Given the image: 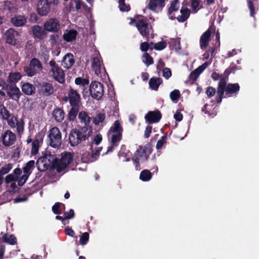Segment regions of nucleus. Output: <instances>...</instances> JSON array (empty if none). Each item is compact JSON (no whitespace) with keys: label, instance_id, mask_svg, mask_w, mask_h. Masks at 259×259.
Wrapping results in <instances>:
<instances>
[{"label":"nucleus","instance_id":"nucleus-1","mask_svg":"<svg viewBox=\"0 0 259 259\" xmlns=\"http://www.w3.org/2000/svg\"><path fill=\"white\" fill-rule=\"evenodd\" d=\"M239 85L238 83L228 84L226 85V81L224 78H221L218 85L217 90V102L220 103L222 102L224 92L228 95H232L239 91Z\"/></svg>","mask_w":259,"mask_h":259},{"label":"nucleus","instance_id":"nucleus-2","mask_svg":"<svg viewBox=\"0 0 259 259\" xmlns=\"http://www.w3.org/2000/svg\"><path fill=\"white\" fill-rule=\"evenodd\" d=\"M91 69L99 77H102L105 74V69L99 52H95L92 57Z\"/></svg>","mask_w":259,"mask_h":259},{"label":"nucleus","instance_id":"nucleus-3","mask_svg":"<svg viewBox=\"0 0 259 259\" xmlns=\"http://www.w3.org/2000/svg\"><path fill=\"white\" fill-rule=\"evenodd\" d=\"M151 153V148L149 146L146 145L144 147H140L136 151L133 158V161L137 163L136 168L137 170H140V168L138 163L146 160L149 154Z\"/></svg>","mask_w":259,"mask_h":259},{"label":"nucleus","instance_id":"nucleus-4","mask_svg":"<svg viewBox=\"0 0 259 259\" xmlns=\"http://www.w3.org/2000/svg\"><path fill=\"white\" fill-rule=\"evenodd\" d=\"M55 157L51 155L47 154L40 157L36 162L38 169L40 171H45L51 167H55Z\"/></svg>","mask_w":259,"mask_h":259},{"label":"nucleus","instance_id":"nucleus-5","mask_svg":"<svg viewBox=\"0 0 259 259\" xmlns=\"http://www.w3.org/2000/svg\"><path fill=\"white\" fill-rule=\"evenodd\" d=\"M48 138L51 146L59 147L62 143V135L58 127H54L49 131Z\"/></svg>","mask_w":259,"mask_h":259},{"label":"nucleus","instance_id":"nucleus-6","mask_svg":"<svg viewBox=\"0 0 259 259\" xmlns=\"http://www.w3.org/2000/svg\"><path fill=\"white\" fill-rule=\"evenodd\" d=\"M49 65L51 67L49 73L51 76L61 83L65 81V74L63 70L59 67L56 62L51 60L49 62Z\"/></svg>","mask_w":259,"mask_h":259},{"label":"nucleus","instance_id":"nucleus-7","mask_svg":"<svg viewBox=\"0 0 259 259\" xmlns=\"http://www.w3.org/2000/svg\"><path fill=\"white\" fill-rule=\"evenodd\" d=\"M72 161V156L70 153H64L62 154L61 158L57 160L55 158V168L58 172L65 168Z\"/></svg>","mask_w":259,"mask_h":259},{"label":"nucleus","instance_id":"nucleus-8","mask_svg":"<svg viewBox=\"0 0 259 259\" xmlns=\"http://www.w3.org/2000/svg\"><path fill=\"white\" fill-rule=\"evenodd\" d=\"M42 69V67L40 61L33 58L31 60L29 66L24 67V71L28 76L31 77L38 73Z\"/></svg>","mask_w":259,"mask_h":259},{"label":"nucleus","instance_id":"nucleus-9","mask_svg":"<svg viewBox=\"0 0 259 259\" xmlns=\"http://www.w3.org/2000/svg\"><path fill=\"white\" fill-rule=\"evenodd\" d=\"M90 91L91 96L94 98L100 99L103 95V85L98 81H93L90 85Z\"/></svg>","mask_w":259,"mask_h":259},{"label":"nucleus","instance_id":"nucleus-10","mask_svg":"<svg viewBox=\"0 0 259 259\" xmlns=\"http://www.w3.org/2000/svg\"><path fill=\"white\" fill-rule=\"evenodd\" d=\"M44 28L47 31L55 32L60 29V25L57 19L51 18L45 22Z\"/></svg>","mask_w":259,"mask_h":259},{"label":"nucleus","instance_id":"nucleus-11","mask_svg":"<svg viewBox=\"0 0 259 259\" xmlns=\"http://www.w3.org/2000/svg\"><path fill=\"white\" fill-rule=\"evenodd\" d=\"M19 33L13 28H10L5 33V39L6 41L10 45H15L18 42L17 37Z\"/></svg>","mask_w":259,"mask_h":259},{"label":"nucleus","instance_id":"nucleus-12","mask_svg":"<svg viewBox=\"0 0 259 259\" xmlns=\"http://www.w3.org/2000/svg\"><path fill=\"white\" fill-rule=\"evenodd\" d=\"M37 11L40 15H47L50 11V5L48 1L39 0L37 4Z\"/></svg>","mask_w":259,"mask_h":259},{"label":"nucleus","instance_id":"nucleus-13","mask_svg":"<svg viewBox=\"0 0 259 259\" xmlns=\"http://www.w3.org/2000/svg\"><path fill=\"white\" fill-rule=\"evenodd\" d=\"M2 142L5 146L13 145L16 140L15 135L11 131L7 130L2 135Z\"/></svg>","mask_w":259,"mask_h":259},{"label":"nucleus","instance_id":"nucleus-14","mask_svg":"<svg viewBox=\"0 0 259 259\" xmlns=\"http://www.w3.org/2000/svg\"><path fill=\"white\" fill-rule=\"evenodd\" d=\"M161 118L159 111H149L145 116L146 120L149 123L158 122Z\"/></svg>","mask_w":259,"mask_h":259},{"label":"nucleus","instance_id":"nucleus-15","mask_svg":"<svg viewBox=\"0 0 259 259\" xmlns=\"http://www.w3.org/2000/svg\"><path fill=\"white\" fill-rule=\"evenodd\" d=\"M136 27L142 35L146 36L149 34L148 23L146 20H139L136 23Z\"/></svg>","mask_w":259,"mask_h":259},{"label":"nucleus","instance_id":"nucleus-16","mask_svg":"<svg viewBox=\"0 0 259 259\" xmlns=\"http://www.w3.org/2000/svg\"><path fill=\"white\" fill-rule=\"evenodd\" d=\"M164 6V0H149L148 7L153 11L159 12Z\"/></svg>","mask_w":259,"mask_h":259},{"label":"nucleus","instance_id":"nucleus-17","mask_svg":"<svg viewBox=\"0 0 259 259\" xmlns=\"http://www.w3.org/2000/svg\"><path fill=\"white\" fill-rule=\"evenodd\" d=\"M77 133L80 141H84L89 138L92 133V128L89 126H84L81 128L77 129Z\"/></svg>","mask_w":259,"mask_h":259},{"label":"nucleus","instance_id":"nucleus-18","mask_svg":"<svg viewBox=\"0 0 259 259\" xmlns=\"http://www.w3.org/2000/svg\"><path fill=\"white\" fill-rule=\"evenodd\" d=\"M7 94L12 99L16 101L19 100L21 95L19 88L13 84L9 87L7 91Z\"/></svg>","mask_w":259,"mask_h":259},{"label":"nucleus","instance_id":"nucleus-19","mask_svg":"<svg viewBox=\"0 0 259 259\" xmlns=\"http://www.w3.org/2000/svg\"><path fill=\"white\" fill-rule=\"evenodd\" d=\"M122 132H108V136L109 139L110 140L111 145L113 146H117L122 138Z\"/></svg>","mask_w":259,"mask_h":259},{"label":"nucleus","instance_id":"nucleus-20","mask_svg":"<svg viewBox=\"0 0 259 259\" xmlns=\"http://www.w3.org/2000/svg\"><path fill=\"white\" fill-rule=\"evenodd\" d=\"M43 138L41 136L37 135L31 144V153L32 155L37 154L39 148L42 143Z\"/></svg>","mask_w":259,"mask_h":259},{"label":"nucleus","instance_id":"nucleus-21","mask_svg":"<svg viewBox=\"0 0 259 259\" xmlns=\"http://www.w3.org/2000/svg\"><path fill=\"white\" fill-rule=\"evenodd\" d=\"M39 90L45 95H50L53 92V88L51 83L42 82L38 85Z\"/></svg>","mask_w":259,"mask_h":259},{"label":"nucleus","instance_id":"nucleus-22","mask_svg":"<svg viewBox=\"0 0 259 259\" xmlns=\"http://www.w3.org/2000/svg\"><path fill=\"white\" fill-rule=\"evenodd\" d=\"M32 32L33 36L39 39L44 38L47 35L45 30H44L39 25L33 26L32 27Z\"/></svg>","mask_w":259,"mask_h":259},{"label":"nucleus","instance_id":"nucleus-23","mask_svg":"<svg viewBox=\"0 0 259 259\" xmlns=\"http://www.w3.org/2000/svg\"><path fill=\"white\" fill-rule=\"evenodd\" d=\"M69 99L72 106H78L80 101V96L76 91L71 90L69 93Z\"/></svg>","mask_w":259,"mask_h":259},{"label":"nucleus","instance_id":"nucleus-24","mask_svg":"<svg viewBox=\"0 0 259 259\" xmlns=\"http://www.w3.org/2000/svg\"><path fill=\"white\" fill-rule=\"evenodd\" d=\"M11 22L16 27L23 26L27 22V18L22 15L14 16L11 19Z\"/></svg>","mask_w":259,"mask_h":259},{"label":"nucleus","instance_id":"nucleus-25","mask_svg":"<svg viewBox=\"0 0 259 259\" xmlns=\"http://www.w3.org/2000/svg\"><path fill=\"white\" fill-rule=\"evenodd\" d=\"M210 35L211 31L209 29L202 34L200 39V45L201 49H204L207 47L210 40Z\"/></svg>","mask_w":259,"mask_h":259},{"label":"nucleus","instance_id":"nucleus-26","mask_svg":"<svg viewBox=\"0 0 259 259\" xmlns=\"http://www.w3.org/2000/svg\"><path fill=\"white\" fill-rule=\"evenodd\" d=\"M74 63L73 56L70 53L67 54L63 58L62 66L67 69L70 68Z\"/></svg>","mask_w":259,"mask_h":259},{"label":"nucleus","instance_id":"nucleus-27","mask_svg":"<svg viewBox=\"0 0 259 259\" xmlns=\"http://www.w3.org/2000/svg\"><path fill=\"white\" fill-rule=\"evenodd\" d=\"M180 12L181 13V15L178 16L177 19L179 22H183L189 18L190 14V11L186 6H183L181 9Z\"/></svg>","mask_w":259,"mask_h":259},{"label":"nucleus","instance_id":"nucleus-28","mask_svg":"<svg viewBox=\"0 0 259 259\" xmlns=\"http://www.w3.org/2000/svg\"><path fill=\"white\" fill-rule=\"evenodd\" d=\"M69 140L72 146H76L81 142L78 137V134L77 133L76 128L72 130L70 133Z\"/></svg>","mask_w":259,"mask_h":259},{"label":"nucleus","instance_id":"nucleus-29","mask_svg":"<svg viewBox=\"0 0 259 259\" xmlns=\"http://www.w3.org/2000/svg\"><path fill=\"white\" fill-rule=\"evenodd\" d=\"M77 35V31L74 30H66L63 35L64 39L67 42L75 40Z\"/></svg>","mask_w":259,"mask_h":259},{"label":"nucleus","instance_id":"nucleus-30","mask_svg":"<svg viewBox=\"0 0 259 259\" xmlns=\"http://www.w3.org/2000/svg\"><path fill=\"white\" fill-rule=\"evenodd\" d=\"M21 78V74L18 72H11L9 74L7 82L11 85H14Z\"/></svg>","mask_w":259,"mask_h":259},{"label":"nucleus","instance_id":"nucleus-31","mask_svg":"<svg viewBox=\"0 0 259 259\" xmlns=\"http://www.w3.org/2000/svg\"><path fill=\"white\" fill-rule=\"evenodd\" d=\"M35 88L34 86L29 83H25L22 86V92L27 95H31L34 93Z\"/></svg>","mask_w":259,"mask_h":259},{"label":"nucleus","instance_id":"nucleus-32","mask_svg":"<svg viewBox=\"0 0 259 259\" xmlns=\"http://www.w3.org/2000/svg\"><path fill=\"white\" fill-rule=\"evenodd\" d=\"M53 116L57 121L61 122L64 118V112L60 108L56 109L53 111Z\"/></svg>","mask_w":259,"mask_h":259},{"label":"nucleus","instance_id":"nucleus-33","mask_svg":"<svg viewBox=\"0 0 259 259\" xmlns=\"http://www.w3.org/2000/svg\"><path fill=\"white\" fill-rule=\"evenodd\" d=\"M162 80L159 78H152L149 80V85L154 90H157L161 83Z\"/></svg>","mask_w":259,"mask_h":259},{"label":"nucleus","instance_id":"nucleus-34","mask_svg":"<svg viewBox=\"0 0 259 259\" xmlns=\"http://www.w3.org/2000/svg\"><path fill=\"white\" fill-rule=\"evenodd\" d=\"M5 120L7 121L8 125L13 128L15 127L16 124L19 121L16 116L11 113Z\"/></svg>","mask_w":259,"mask_h":259},{"label":"nucleus","instance_id":"nucleus-35","mask_svg":"<svg viewBox=\"0 0 259 259\" xmlns=\"http://www.w3.org/2000/svg\"><path fill=\"white\" fill-rule=\"evenodd\" d=\"M78 118L80 120L81 122L84 123L85 126L91 121V117L88 115V114L84 111H81L79 113Z\"/></svg>","mask_w":259,"mask_h":259},{"label":"nucleus","instance_id":"nucleus-36","mask_svg":"<svg viewBox=\"0 0 259 259\" xmlns=\"http://www.w3.org/2000/svg\"><path fill=\"white\" fill-rule=\"evenodd\" d=\"M3 240L6 243H8L11 245H14L16 243V238L15 237L11 234H5L4 236L2 237Z\"/></svg>","mask_w":259,"mask_h":259},{"label":"nucleus","instance_id":"nucleus-37","mask_svg":"<svg viewBox=\"0 0 259 259\" xmlns=\"http://www.w3.org/2000/svg\"><path fill=\"white\" fill-rule=\"evenodd\" d=\"M152 178V174L151 172L145 169L141 172L140 179L144 182L149 181L151 180Z\"/></svg>","mask_w":259,"mask_h":259},{"label":"nucleus","instance_id":"nucleus-38","mask_svg":"<svg viewBox=\"0 0 259 259\" xmlns=\"http://www.w3.org/2000/svg\"><path fill=\"white\" fill-rule=\"evenodd\" d=\"M10 114V112L4 105H0V118L5 120Z\"/></svg>","mask_w":259,"mask_h":259},{"label":"nucleus","instance_id":"nucleus-39","mask_svg":"<svg viewBox=\"0 0 259 259\" xmlns=\"http://www.w3.org/2000/svg\"><path fill=\"white\" fill-rule=\"evenodd\" d=\"M78 111V106H72V108L70 109L69 114H68V118L70 120H73L76 115Z\"/></svg>","mask_w":259,"mask_h":259},{"label":"nucleus","instance_id":"nucleus-40","mask_svg":"<svg viewBox=\"0 0 259 259\" xmlns=\"http://www.w3.org/2000/svg\"><path fill=\"white\" fill-rule=\"evenodd\" d=\"M123 129L121 124L118 120H116L114 121L113 124L110 127L109 132H122Z\"/></svg>","mask_w":259,"mask_h":259},{"label":"nucleus","instance_id":"nucleus-41","mask_svg":"<svg viewBox=\"0 0 259 259\" xmlns=\"http://www.w3.org/2000/svg\"><path fill=\"white\" fill-rule=\"evenodd\" d=\"M34 167V161L30 160L28 161L25 166L23 168V171L24 174H30V171Z\"/></svg>","mask_w":259,"mask_h":259},{"label":"nucleus","instance_id":"nucleus-42","mask_svg":"<svg viewBox=\"0 0 259 259\" xmlns=\"http://www.w3.org/2000/svg\"><path fill=\"white\" fill-rule=\"evenodd\" d=\"M143 62L147 66L153 63V59L147 53H145L143 56Z\"/></svg>","mask_w":259,"mask_h":259},{"label":"nucleus","instance_id":"nucleus-43","mask_svg":"<svg viewBox=\"0 0 259 259\" xmlns=\"http://www.w3.org/2000/svg\"><path fill=\"white\" fill-rule=\"evenodd\" d=\"M12 167H13L11 164H5L0 168V175H4L8 173L12 168Z\"/></svg>","mask_w":259,"mask_h":259},{"label":"nucleus","instance_id":"nucleus-44","mask_svg":"<svg viewBox=\"0 0 259 259\" xmlns=\"http://www.w3.org/2000/svg\"><path fill=\"white\" fill-rule=\"evenodd\" d=\"M105 119V114L104 113H99L94 118L93 120V122L98 125L99 123L104 121Z\"/></svg>","mask_w":259,"mask_h":259},{"label":"nucleus","instance_id":"nucleus-45","mask_svg":"<svg viewBox=\"0 0 259 259\" xmlns=\"http://www.w3.org/2000/svg\"><path fill=\"white\" fill-rule=\"evenodd\" d=\"M179 8V3L178 0L173 1L168 9V13L171 14L173 12L177 11Z\"/></svg>","mask_w":259,"mask_h":259},{"label":"nucleus","instance_id":"nucleus-46","mask_svg":"<svg viewBox=\"0 0 259 259\" xmlns=\"http://www.w3.org/2000/svg\"><path fill=\"white\" fill-rule=\"evenodd\" d=\"M180 93L179 90H175L170 93V98L175 103H177L180 98Z\"/></svg>","mask_w":259,"mask_h":259},{"label":"nucleus","instance_id":"nucleus-47","mask_svg":"<svg viewBox=\"0 0 259 259\" xmlns=\"http://www.w3.org/2000/svg\"><path fill=\"white\" fill-rule=\"evenodd\" d=\"M119 8L120 10L122 12H127L130 10V5L126 4L124 0L119 1Z\"/></svg>","mask_w":259,"mask_h":259},{"label":"nucleus","instance_id":"nucleus-48","mask_svg":"<svg viewBox=\"0 0 259 259\" xmlns=\"http://www.w3.org/2000/svg\"><path fill=\"white\" fill-rule=\"evenodd\" d=\"M89 234L87 232L83 233L80 237V243L82 245H85L89 241Z\"/></svg>","mask_w":259,"mask_h":259},{"label":"nucleus","instance_id":"nucleus-49","mask_svg":"<svg viewBox=\"0 0 259 259\" xmlns=\"http://www.w3.org/2000/svg\"><path fill=\"white\" fill-rule=\"evenodd\" d=\"M200 5V1L199 0H192L191 3V7L192 11L194 13H196L199 10Z\"/></svg>","mask_w":259,"mask_h":259},{"label":"nucleus","instance_id":"nucleus-50","mask_svg":"<svg viewBox=\"0 0 259 259\" xmlns=\"http://www.w3.org/2000/svg\"><path fill=\"white\" fill-rule=\"evenodd\" d=\"M200 73L201 72H200L199 69L197 68L190 73L189 78L192 80H195L199 76Z\"/></svg>","mask_w":259,"mask_h":259},{"label":"nucleus","instance_id":"nucleus-51","mask_svg":"<svg viewBox=\"0 0 259 259\" xmlns=\"http://www.w3.org/2000/svg\"><path fill=\"white\" fill-rule=\"evenodd\" d=\"M17 127V131L19 134H21L23 133L24 131V122L21 120H20L16 125Z\"/></svg>","mask_w":259,"mask_h":259},{"label":"nucleus","instance_id":"nucleus-52","mask_svg":"<svg viewBox=\"0 0 259 259\" xmlns=\"http://www.w3.org/2000/svg\"><path fill=\"white\" fill-rule=\"evenodd\" d=\"M61 203L59 202H56L52 207V210L55 214H60L61 210L60 209Z\"/></svg>","mask_w":259,"mask_h":259},{"label":"nucleus","instance_id":"nucleus-53","mask_svg":"<svg viewBox=\"0 0 259 259\" xmlns=\"http://www.w3.org/2000/svg\"><path fill=\"white\" fill-rule=\"evenodd\" d=\"M166 46V43L165 41H162L158 42L156 44L154 47V49L156 50H162L164 49Z\"/></svg>","mask_w":259,"mask_h":259},{"label":"nucleus","instance_id":"nucleus-54","mask_svg":"<svg viewBox=\"0 0 259 259\" xmlns=\"http://www.w3.org/2000/svg\"><path fill=\"white\" fill-rule=\"evenodd\" d=\"M74 214V212L73 210L70 209L69 212H64V219L63 220V222H64L65 220L71 219L73 217Z\"/></svg>","mask_w":259,"mask_h":259},{"label":"nucleus","instance_id":"nucleus-55","mask_svg":"<svg viewBox=\"0 0 259 259\" xmlns=\"http://www.w3.org/2000/svg\"><path fill=\"white\" fill-rule=\"evenodd\" d=\"M165 137L163 136L161 138V139L157 141V144H156V148L157 149H160L162 147L163 144L165 143Z\"/></svg>","mask_w":259,"mask_h":259},{"label":"nucleus","instance_id":"nucleus-56","mask_svg":"<svg viewBox=\"0 0 259 259\" xmlns=\"http://www.w3.org/2000/svg\"><path fill=\"white\" fill-rule=\"evenodd\" d=\"M247 3H248V6L249 9H250V16L251 17H254L255 13H254V8L253 7L252 2L251 0H249V1H248Z\"/></svg>","mask_w":259,"mask_h":259},{"label":"nucleus","instance_id":"nucleus-57","mask_svg":"<svg viewBox=\"0 0 259 259\" xmlns=\"http://www.w3.org/2000/svg\"><path fill=\"white\" fill-rule=\"evenodd\" d=\"M17 179V177L14 174H10L8 175L5 179L6 182L8 183L9 182L15 181Z\"/></svg>","mask_w":259,"mask_h":259},{"label":"nucleus","instance_id":"nucleus-58","mask_svg":"<svg viewBox=\"0 0 259 259\" xmlns=\"http://www.w3.org/2000/svg\"><path fill=\"white\" fill-rule=\"evenodd\" d=\"M163 75L166 79H168L171 75V72L169 68H164L163 70Z\"/></svg>","mask_w":259,"mask_h":259},{"label":"nucleus","instance_id":"nucleus-59","mask_svg":"<svg viewBox=\"0 0 259 259\" xmlns=\"http://www.w3.org/2000/svg\"><path fill=\"white\" fill-rule=\"evenodd\" d=\"M206 93L208 97H212L214 95L215 90L212 87H209L207 88Z\"/></svg>","mask_w":259,"mask_h":259},{"label":"nucleus","instance_id":"nucleus-60","mask_svg":"<svg viewBox=\"0 0 259 259\" xmlns=\"http://www.w3.org/2000/svg\"><path fill=\"white\" fill-rule=\"evenodd\" d=\"M102 140V135L101 134H98L95 137L93 142L96 145H98L101 143Z\"/></svg>","mask_w":259,"mask_h":259},{"label":"nucleus","instance_id":"nucleus-61","mask_svg":"<svg viewBox=\"0 0 259 259\" xmlns=\"http://www.w3.org/2000/svg\"><path fill=\"white\" fill-rule=\"evenodd\" d=\"M29 175V174H24V175L21 177L20 180H19L18 182L19 184L23 185L27 180Z\"/></svg>","mask_w":259,"mask_h":259},{"label":"nucleus","instance_id":"nucleus-62","mask_svg":"<svg viewBox=\"0 0 259 259\" xmlns=\"http://www.w3.org/2000/svg\"><path fill=\"white\" fill-rule=\"evenodd\" d=\"M140 48L142 51L146 52L149 49V44L146 42H143L140 45Z\"/></svg>","mask_w":259,"mask_h":259},{"label":"nucleus","instance_id":"nucleus-63","mask_svg":"<svg viewBox=\"0 0 259 259\" xmlns=\"http://www.w3.org/2000/svg\"><path fill=\"white\" fill-rule=\"evenodd\" d=\"M151 131H152L151 126H148L146 128V130L145 131V134H144L145 137L146 138H148L149 137L151 133Z\"/></svg>","mask_w":259,"mask_h":259},{"label":"nucleus","instance_id":"nucleus-64","mask_svg":"<svg viewBox=\"0 0 259 259\" xmlns=\"http://www.w3.org/2000/svg\"><path fill=\"white\" fill-rule=\"evenodd\" d=\"M174 118L175 119L177 120V121H180L182 120L183 119V115L182 114V113H181L180 112H177L175 114H174Z\"/></svg>","mask_w":259,"mask_h":259}]
</instances>
